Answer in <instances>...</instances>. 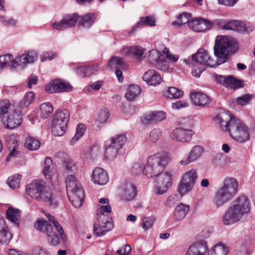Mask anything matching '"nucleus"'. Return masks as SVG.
Masks as SVG:
<instances>
[{"label":"nucleus","instance_id":"nucleus-60","mask_svg":"<svg viewBox=\"0 0 255 255\" xmlns=\"http://www.w3.org/2000/svg\"><path fill=\"white\" fill-rule=\"evenodd\" d=\"M56 53L52 51L43 52L40 55V59L42 62L46 60H52L56 56Z\"/></svg>","mask_w":255,"mask_h":255},{"label":"nucleus","instance_id":"nucleus-35","mask_svg":"<svg viewBox=\"0 0 255 255\" xmlns=\"http://www.w3.org/2000/svg\"><path fill=\"white\" fill-rule=\"evenodd\" d=\"M228 250L227 248L223 244L215 245L208 251V255H226Z\"/></svg>","mask_w":255,"mask_h":255},{"label":"nucleus","instance_id":"nucleus-20","mask_svg":"<svg viewBox=\"0 0 255 255\" xmlns=\"http://www.w3.org/2000/svg\"><path fill=\"white\" fill-rule=\"evenodd\" d=\"M98 222L99 224H95L94 226V232L97 236H102L113 228V223L106 220V219H104L103 220H98Z\"/></svg>","mask_w":255,"mask_h":255},{"label":"nucleus","instance_id":"nucleus-48","mask_svg":"<svg viewBox=\"0 0 255 255\" xmlns=\"http://www.w3.org/2000/svg\"><path fill=\"white\" fill-rule=\"evenodd\" d=\"M85 129L86 128L84 125L79 124L78 125L75 136L72 138L70 142L71 145L75 143L77 140L83 136L84 134Z\"/></svg>","mask_w":255,"mask_h":255},{"label":"nucleus","instance_id":"nucleus-44","mask_svg":"<svg viewBox=\"0 0 255 255\" xmlns=\"http://www.w3.org/2000/svg\"><path fill=\"white\" fill-rule=\"evenodd\" d=\"M242 85L243 82L242 81L238 80L232 76H229L226 77L224 85L231 87L239 88L242 87Z\"/></svg>","mask_w":255,"mask_h":255},{"label":"nucleus","instance_id":"nucleus-23","mask_svg":"<svg viewBox=\"0 0 255 255\" xmlns=\"http://www.w3.org/2000/svg\"><path fill=\"white\" fill-rule=\"evenodd\" d=\"M143 80L149 85H157L160 84L161 78L160 75L154 70H149L142 77Z\"/></svg>","mask_w":255,"mask_h":255},{"label":"nucleus","instance_id":"nucleus-56","mask_svg":"<svg viewBox=\"0 0 255 255\" xmlns=\"http://www.w3.org/2000/svg\"><path fill=\"white\" fill-rule=\"evenodd\" d=\"M47 234V241L49 245L55 246L59 244V240L58 237L51 230Z\"/></svg>","mask_w":255,"mask_h":255},{"label":"nucleus","instance_id":"nucleus-54","mask_svg":"<svg viewBox=\"0 0 255 255\" xmlns=\"http://www.w3.org/2000/svg\"><path fill=\"white\" fill-rule=\"evenodd\" d=\"M109 117V111L108 109H101L98 113L97 121L99 123H105Z\"/></svg>","mask_w":255,"mask_h":255},{"label":"nucleus","instance_id":"nucleus-34","mask_svg":"<svg viewBox=\"0 0 255 255\" xmlns=\"http://www.w3.org/2000/svg\"><path fill=\"white\" fill-rule=\"evenodd\" d=\"M148 25L150 26H153L155 25V20L154 18L152 16H147L145 17H140L139 20L137 22L136 25H135L132 32L136 30L137 28L138 27V25Z\"/></svg>","mask_w":255,"mask_h":255},{"label":"nucleus","instance_id":"nucleus-17","mask_svg":"<svg viewBox=\"0 0 255 255\" xmlns=\"http://www.w3.org/2000/svg\"><path fill=\"white\" fill-rule=\"evenodd\" d=\"M223 29L234 30L240 33H244L253 31V27L251 26L248 28L243 21L231 20L223 26Z\"/></svg>","mask_w":255,"mask_h":255},{"label":"nucleus","instance_id":"nucleus-31","mask_svg":"<svg viewBox=\"0 0 255 255\" xmlns=\"http://www.w3.org/2000/svg\"><path fill=\"white\" fill-rule=\"evenodd\" d=\"M183 96V92L175 87H169L164 93V96L172 99H177Z\"/></svg>","mask_w":255,"mask_h":255},{"label":"nucleus","instance_id":"nucleus-16","mask_svg":"<svg viewBox=\"0 0 255 255\" xmlns=\"http://www.w3.org/2000/svg\"><path fill=\"white\" fill-rule=\"evenodd\" d=\"M204 152V148L201 145H196L192 147L188 156L182 159L180 163L182 165L189 164L194 162L202 157Z\"/></svg>","mask_w":255,"mask_h":255},{"label":"nucleus","instance_id":"nucleus-22","mask_svg":"<svg viewBox=\"0 0 255 255\" xmlns=\"http://www.w3.org/2000/svg\"><path fill=\"white\" fill-rule=\"evenodd\" d=\"M11 238L12 235L5 224L4 219L0 216V243L7 245Z\"/></svg>","mask_w":255,"mask_h":255},{"label":"nucleus","instance_id":"nucleus-28","mask_svg":"<svg viewBox=\"0 0 255 255\" xmlns=\"http://www.w3.org/2000/svg\"><path fill=\"white\" fill-rule=\"evenodd\" d=\"M215 165L220 168H224L229 166L231 159L222 154H217L213 159Z\"/></svg>","mask_w":255,"mask_h":255},{"label":"nucleus","instance_id":"nucleus-7","mask_svg":"<svg viewBox=\"0 0 255 255\" xmlns=\"http://www.w3.org/2000/svg\"><path fill=\"white\" fill-rule=\"evenodd\" d=\"M37 57L38 54L34 51H29L18 55L14 59L10 54L1 55L0 56V69L7 66H11L14 68L21 66L22 68L26 64L33 62Z\"/></svg>","mask_w":255,"mask_h":255},{"label":"nucleus","instance_id":"nucleus-42","mask_svg":"<svg viewBox=\"0 0 255 255\" xmlns=\"http://www.w3.org/2000/svg\"><path fill=\"white\" fill-rule=\"evenodd\" d=\"M154 65L158 70L161 71H165L170 69L169 63L164 55L160 56Z\"/></svg>","mask_w":255,"mask_h":255},{"label":"nucleus","instance_id":"nucleus-32","mask_svg":"<svg viewBox=\"0 0 255 255\" xmlns=\"http://www.w3.org/2000/svg\"><path fill=\"white\" fill-rule=\"evenodd\" d=\"M34 98V94L33 92H30L26 93L24 96L23 99L16 106L17 108H18L21 110L24 108L27 107L32 103Z\"/></svg>","mask_w":255,"mask_h":255},{"label":"nucleus","instance_id":"nucleus-49","mask_svg":"<svg viewBox=\"0 0 255 255\" xmlns=\"http://www.w3.org/2000/svg\"><path fill=\"white\" fill-rule=\"evenodd\" d=\"M18 136L15 134L8 135L6 138L7 147L11 149V148H17L18 145Z\"/></svg>","mask_w":255,"mask_h":255},{"label":"nucleus","instance_id":"nucleus-53","mask_svg":"<svg viewBox=\"0 0 255 255\" xmlns=\"http://www.w3.org/2000/svg\"><path fill=\"white\" fill-rule=\"evenodd\" d=\"M154 222V219L152 216L145 217L142 218L141 227L144 230L151 228Z\"/></svg>","mask_w":255,"mask_h":255},{"label":"nucleus","instance_id":"nucleus-15","mask_svg":"<svg viewBox=\"0 0 255 255\" xmlns=\"http://www.w3.org/2000/svg\"><path fill=\"white\" fill-rule=\"evenodd\" d=\"M213 23L208 20L198 17L195 18L188 22L190 28L196 32H202L212 27Z\"/></svg>","mask_w":255,"mask_h":255},{"label":"nucleus","instance_id":"nucleus-30","mask_svg":"<svg viewBox=\"0 0 255 255\" xmlns=\"http://www.w3.org/2000/svg\"><path fill=\"white\" fill-rule=\"evenodd\" d=\"M6 217L11 222L18 226L20 217V210L10 207L6 212Z\"/></svg>","mask_w":255,"mask_h":255},{"label":"nucleus","instance_id":"nucleus-52","mask_svg":"<svg viewBox=\"0 0 255 255\" xmlns=\"http://www.w3.org/2000/svg\"><path fill=\"white\" fill-rule=\"evenodd\" d=\"M162 133L161 130L159 128L153 129L149 133V140L153 143L156 142L161 137Z\"/></svg>","mask_w":255,"mask_h":255},{"label":"nucleus","instance_id":"nucleus-50","mask_svg":"<svg viewBox=\"0 0 255 255\" xmlns=\"http://www.w3.org/2000/svg\"><path fill=\"white\" fill-rule=\"evenodd\" d=\"M132 50L131 55L133 56L137 60L141 61L143 58L144 49L140 46H132Z\"/></svg>","mask_w":255,"mask_h":255},{"label":"nucleus","instance_id":"nucleus-25","mask_svg":"<svg viewBox=\"0 0 255 255\" xmlns=\"http://www.w3.org/2000/svg\"><path fill=\"white\" fill-rule=\"evenodd\" d=\"M136 195V189L134 186L130 183H128L123 187L122 196V198L127 201L133 199Z\"/></svg>","mask_w":255,"mask_h":255},{"label":"nucleus","instance_id":"nucleus-46","mask_svg":"<svg viewBox=\"0 0 255 255\" xmlns=\"http://www.w3.org/2000/svg\"><path fill=\"white\" fill-rule=\"evenodd\" d=\"M191 15L190 13L187 12H184L182 14L178 15L177 20L172 22V24H177L181 25L187 23V22H189V19L191 17Z\"/></svg>","mask_w":255,"mask_h":255},{"label":"nucleus","instance_id":"nucleus-59","mask_svg":"<svg viewBox=\"0 0 255 255\" xmlns=\"http://www.w3.org/2000/svg\"><path fill=\"white\" fill-rule=\"evenodd\" d=\"M101 214L99 215L98 220H103L106 217L104 215L105 213H109L111 212L112 208L110 205L101 206L100 208Z\"/></svg>","mask_w":255,"mask_h":255},{"label":"nucleus","instance_id":"nucleus-26","mask_svg":"<svg viewBox=\"0 0 255 255\" xmlns=\"http://www.w3.org/2000/svg\"><path fill=\"white\" fill-rule=\"evenodd\" d=\"M96 18V15L93 13H88L81 17L78 16L79 23L86 28L90 27L95 22Z\"/></svg>","mask_w":255,"mask_h":255},{"label":"nucleus","instance_id":"nucleus-5","mask_svg":"<svg viewBox=\"0 0 255 255\" xmlns=\"http://www.w3.org/2000/svg\"><path fill=\"white\" fill-rule=\"evenodd\" d=\"M250 210V200L244 195L240 196L226 211L222 217L223 222L226 225L236 223L243 216L248 215Z\"/></svg>","mask_w":255,"mask_h":255},{"label":"nucleus","instance_id":"nucleus-37","mask_svg":"<svg viewBox=\"0 0 255 255\" xmlns=\"http://www.w3.org/2000/svg\"><path fill=\"white\" fill-rule=\"evenodd\" d=\"M197 178L196 170L191 169L183 175L182 180L194 186Z\"/></svg>","mask_w":255,"mask_h":255},{"label":"nucleus","instance_id":"nucleus-4","mask_svg":"<svg viewBox=\"0 0 255 255\" xmlns=\"http://www.w3.org/2000/svg\"><path fill=\"white\" fill-rule=\"evenodd\" d=\"M26 192L32 199L38 202L48 203L53 207L59 204V201L52 195L49 185L44 181L36 180L26 186Z\"/></svg>","mask_w":255,"mask_h":255},{"label":"nucleus","instance_id":"nucleus-3","mask_svg":"<svg viewBox=\"0 0 255 255\" xmlns=\"http://www.w3.org/2000/svg\"><path fill=\"white\" fill-rule=\"evenodd\" d=\"M171 161V156L166 152H158L149 156L144 164L135 163L132 167L133 174L142 172L148 178L161 173Z\"/></svg>","mask_w":255,"mask_h":255},{"label":"nucleus","instance_id":"nucleus-39","mask_svg":"<svg viewBox=\"0 0 255 255\" xmlns=\"http://www.w3.org/2000/svg\"><path fill=\"white\" fill-rule=\"evenodd\" d=\"M35 228L38 231L45 233H49L52 230L50 225L47 222L44 220H38L35 224Z\"/></svg>","mask_w":255,"mask_h":255},{"label":"nucleus","instance_id":"nucleus-8","mask_svg":"<svg viewBox=\"0 0 255 255\" xmlns=\"http://www.w3.org/2000/svg\"><path fill=\"white\" fill-rule=\"evenodd\" d=\"M67 192L68 198L76 208L83 204L85 195L81 184L72 175L67 176L66 179Z\"/></svg>","mask_w":255,"mask_h":255},{"label":"nucleus","instance_id":"nucleus-21","mask_svg":"<svg viewBox=\"0 0 255 255\" xmlns=\"http://www.w3.org/2000/svg\"><path fill=\"white\" fill-rule=\"evenodd\" d=\"M190 98L194 104L198 106H205L210 102V98L207 95L199 92H191Z\"/></svg>","mask_w":255,"mask_h":255},{"label":"nucleus","instance_id":"nucleus-9","mask_svg":"<svg viewBox=\"0 0 255 255\" xmlns=\"http://www.w3.org/2000/svg\"><path fill=\"white\" fill-rule=\"evenodd\" d=\"M69 113L66 110H57L54 114L52 132L55 136H62L65 132L69 121Z\"/></svg>","mask_w":255,"mask_h":255},{"label":"nucleus","instance_id":"nucleus-55","mask_svg":"<svg viewBox=\"0 0 255 255\" xmlns=\"http://www.w3.org/2000/svg\"><path fill=\"white\" fill-rule=\"evenodd\" d=\"M163 55L161 54L159 52L155 49H152L149 52L148 54V60L149 62L153 64H155V63L159 60L161 56Z\"/></svg>","mask_w":255,"mask_h":255},{"label":"nucleus","instance_id":"nucleus-63","mask_svg":"<svg viewBox=\"0 0 255 255\" xmlns=\"http://www.w3.org/2000/svg\"><path fill=\"white\" fill-rule=\"evenodd\" d=\"M189 106L188 103L184 100H179L176 102L172 103L171 107L174 110H179L182 108H186Z\"/></svg>","mask_w":255,"mask_h":255},{"label":"nucleus","instance_id":"nucleus-62","mask_svg":"<svg viewBox=\"0 0 255 255\" xmlns=\"http://www.w3.org/2000/svg\"><path fill=\"white\" fill-rule=\"evenodd\" d=\"M163 53L165 55L166 57L173 62H176L179 59L178 55L172 54L167 48H164L162 51Z\"/></svg>","mask_w":255,"mask_h":255},{"label":"nucleus","instance_id":"nucleus-45","mask_svg":"<svg viewBox=\"0 0 255 255\" xmlns=\"http://www.w3.org/2000/svg\"><path fill=\"white\" fill-rule=\"evenodd\" d=\"M108 65L112 69L122 68L124 65V61L122 58L115 57L109 61Z\"/></svg>","mask_w":255,"mask_h":255},{"label":"nucleus","instance_id":"nucleus-41","mask_svg":"<svg viewBox=\"0 0 255 255\" xmlns=\"http://www.w3.org/2000/svg\"><path fill=\"white\" fill-rule=\"evenodd\" d=\"M41 117L46 119L53 111V108L51 103L46 102L41 105L40 107Z\"/></svg>","mask_w":255,"mask_h":255},{"label":"nucleus","instance_id":"nucleus-38","mask_svg":"<svg viewBox=\"0 0 255 255\" xmlns=\"http://www.w3.org/2000/svg\"><path fill=\"white\" fill-rule=\"evenodd\" d=\"M79 70L83 72L85 76H89L93 75L100 70V67L98 64H95L81 67Z\"/></svg>","mask_w":255,"mask_h":255},{"label":"nucleus","instance_id":"nucleus-43","mask_svg":"<svg viewBox=\"0 0 255 255\" xmlns=\"http://www.w3.org/2000/svg\"><path fill=\"white\" fill-rule=\"evenodd\" d=\"M21 177V175L14 174L7 179L6 183L11 189L16 188L19 186Z\"/></svg>","mask_w":255,"mask_h":255},{"label":"nucleus","instance_id":"nucleus-6","mask_svg":"<svg viewBox=\"0 0 255 255\" xmlns=\"http://www.w3.org/2000/svg\"><path fill=\"white\" fill-rule=\"evenodd\" d=\"M238 190L237 180L231 177L226 178L223 185L216 193L213 203L217 207H220L232 200Z\"/></svg>","mask_w":255,"mask_h":255},{"label":"nucleus","instance_id":"nucleus-64","mask_svg":"<svg viewBox=\"0 0 255 255\" xmlns=\"http://www.w3.org/2000/svg\"><path fill=\"white\" fill-rule=\"evenodd\" d=\"M142 123L146 125L155 123L153 112L144 116L142 119Z\"/></svg>","mask_w":255,"mask_h":255},{"label":"nucleus","instance_id":"nucleus-2","mask_svg":"<svg viewBox=\"0 0 255 255\" xmlns=\"http://www.w3.org/2000/svg\"><path fill=\"white\" fill-rule=\"evenodd\" d=\"M217 120L221 128L228 132L237 142L244 143L250 139L247 126L241 120L231 115L228 112L220 114Z\"/></svg>","mask_w":255,"mask_h":255},{"label":"nucleus","instance_id":"nucleus-40","mask_svg":"<svg viewBox=\"0 0 255 255\" xmlns=\"http://www.w3.org/2000/svg\"><path fill=\"white\" fill-rule=\"evenodd\" d=\"M193 187L194 185L181 180L178 184L177 191L179 194L183 196L190 192Z\"/></svg>","mask_w":255,"mask_h":255},{"label":"nucleus","instance_id":"nucleus-1","mask_svg":"<svg viewBox=\"0 0 255 255\" xmlns=\"http://www.w3.org/2000/svg\"><path fill=\"white\" fill-rule=\"evenodd\" d=\"M238 48V43L233 38L226 35L217 36L214 46V52L219 63L212 59L207 51L204 48L200 49L195 54L193 55L192 59L197 65H199L204 67L207 66L214 67L227 62L230 54L236 52Z\"/></svg>","mask_w":255,"mask_h":255},{"label":"nucleus","instance_id":"nucleus-14","mask_svg":"<svg viewBox=\"0 0 255 255\" xmlns=\"http://www.w3.org/2000/svg\"><path fill=\"white\" fill-rule=\"evenodd\" d=\"M194 131L190 128H175L170 134L171 138L174 140L185 142L190 141Z\"/></svg>","mask_w":255,"mask_h":255},{"label":"nucleus","instance_id":"nucleus-27","mask_svg":"<svg viewBox=\"0 0 255 255\" xmlns=\"http://www.w3.org/2000/svg\"><path fill=\"white\" fill-rule=\"evenodd\" d=\"M42 172L46 179H51L54 175L52 160L50 158H45Z\"/></svg>","mask_w":255,"mask_h":255},{"label":"nucleus","instance_id":"nucleus-51","mask_svg":"<svg viewBox=\"0 0 255 255\" xmlns=\"http://www.w3.org/2000/svg\"><path fill=\"white\" fill-rule=\"evenodd\" d=\"M127 138L124 135H120L116 138L112 140V143L115 146L120 149L127 142Z\"/></svg>","mask_w":255,"mask_h":255},{"label":"nucleus","instance_id":"nucleus-19","mask_svg":"<svg viewBox=\"0 0 255 255\" xmlns=\"http://www.w3.org/2000/svg\"><path fill=\"white\" fill-rule=\"evenodd\" d=\"M208 250L206 242L200 240L192 245L187 250L186 255H205Z\"/></svg>","mask_w":255,"mask_h":255},{"label":"nucleus","instance_id":"nucleus-13","mask_svg":"<svg viewBox=\"0 0 255 255\" xmlns=\"http://www.w3.org/2000/svg\"><path fill=\"white\" fill-rule=\"evenodd\" d=\"M78 15L77 13H73L67 15L59 21L52 23L51 26L53 29L63 30L74 26L78 20Z\"/></svg>","mask_w":255,"mask_h":255},{"label":"nucleus","instance_id":"nucleus-18","mask_svg":"<svg viewBox=\"0 0 255 255\" xmlns=\"http://www.w3.org/2000/svg\"><path fill=\"white\" fill-rule=\"evenodd\" d=\"M91 180L95 184L104 185L108 182L109 177L106 171L103 168L95 167L93 170Z\"/></svg>","mask_w":255,"mask_h":255},{"label":"nucleus","instance_id":"nucleus-47","mask_svg":"<svg viewBox=\"0 0 255 255\" xmlns=\"http://www.w3.org/2000/svg\"><path fill=\"white\" fill-rule=\"evenodd\" d=\"M120 149L117 148L115 145H114L112 143L108 146L105 151V155L106 157L109 159H113L115 158Z\"/></svg>","mask_w":255,"mask_h":255},{"label":"nucleus","instance_id":"nucleus-11","mask_svg":"<svg viewBox=\"0 0 255 255\" xmlns=\"http://www.w3.org/2000/svg\"><path fill=\"white\" fill-rule=\"evenodd\" d=\"M22 111L15 106L14 110L9 112L3 120V125L7 128L13 129L22 123Z\"/></svg>","mask_w":255,"mask_h":255},{"label":"nucleus","instance_id":"nucleus-61","mask_svg":"<svg viewBox=\"0 0 255 255\" xmlns=\"http://www.w3.org/2000/svg\"><path fill=\"white\" fill-rule=\"evenodd\" d=\"M31 255H49V253L46 249L36 246L32 249Z\"/></svg>","mask_w":255,"mask_h":255},{"label":"nucleus","instance_id":"nucleus-10","mask_svg":"<svg viewBox=\"0 0 255 255\" xmlns=\"http://www.w3.org/2000/svg\"><path fill=\"white\" fill-rule=\"evenodd\" d=\"M155 190L157 194L162 195L166 192L171 185L172 174L171 172H162L155 176Z\"/></svg>","mask_w":255,"mask_h":255},{"label":"nucleus","instance_id":"nucleus-12","mask_svg":"<svg viewBox=\"0 0 255 255\" xmlns=\"http://www.w3.org/2000/svg\"><path fill=\"white\" fill-rule=\"evenodd\" d=\"M45 90L50 93L69 92L72 90V87L67 82L56 79L46 86Z\"/></svg>","mask_w":255,"mask_h":255},{"label":"nucleus","instance_id":"nucleus-58","mask_svg":"<svg viewBox=\"0 0 255 255\" xmlns=\"http://www.w3.org/2000/svg\"><path fill=\"white\" fill-rule=\"evenodd\" d=\"M10 105L8 100L0 101V119L7 113Z\"/></svg>","mask_w":255,"mask_h":255},{"label":"nucleus","instance_id":"nucleus-57","mask_svg":"<svg viewBox=\"0 0 255 255\" xmlns=\"http://www.w3.org/2000/svg\"><path fill=\"white\" fill-rule=\"evenodd\" d=\"M253 95L250 94H245L241 97H238L236 99L237 104L240 105H245L249 103V102L253 99Z\"/></svg>","mask_w":255,"mask_h":255},{"label":"nucleus","instance_id":"nucleus-29","mask_svg":"<svg viewBox=\"0 0 255 255\" xmlns=\"http://www.w3.org/2000/svg\"><path fill=\"white\" fill-rule=\"evenodd\" d=\"M141 89L137 85H130L127 89L125 97L128 101L133 100L140 93Z\"/></svg>","mask_w":255,"mask_h":255},{"label":"nucleus","instance_id":"nucleus-24","mask_svg":"<svg viewBox=\"0 0 255 255\" xmlns=\"http://www.w3.org/2000/svg\"><path fill=\"white\" fill-rule=\"evenodd\" d=\"M190 206L182 203L178 204L173 213L174 219L176 221L182 220L188 214Z\"/></svg>","mask_w":255,"mask_h":255},{"label":"nucleus","instance_id":"nucleus-33","mask_svg":"<svg viewBox=\"0 0 255 255\" xmlns=\"http://www.w3.org/2000/svg\"><path fill=\"white\" fill-rule=\"evenodd\" d=\"M40 142L37 139L32 136H28L25 141V146L29 150H36L40 146Z\"/></svg>","mask_w":255,"mask_h":255},{"label":"nucleus","instance_id":"nucleus-36","mask_svg":"<svg viewBox=\"0 0 255 255\" xmlns=\"http://www.w3.org/2000/svg\"><path fill=\"white\" fill-rule=\"evenodd\" d=\"M46 215L49 220V221L53 223L56 230L59 233L61 240L65 242L66 239V235L64 234L63 228L61 226V225L59 224V222L57 221V220L55 219L54 217L52 216L49 214H46Z\"/></svg>","mask_w":255,"mask_h":255}]
</instances>
